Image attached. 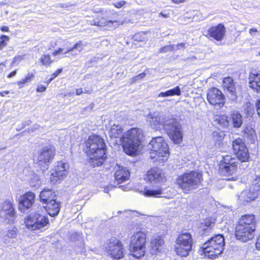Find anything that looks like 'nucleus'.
<instances>
[{"label":"nucleus","mask_w":260,"mask_h":260,"mask_svg":"<svg viewBox=\"0 0 260 260\" xmlns=\"http://www.w3.org/2000/svg\"><path fill=\"white\" fill-rule=\"evenodd\" d=\"M147 120L154 129L163 127L175 143L179 144L182 142L181 126L173 115L155 112L148 114Z\"/></svg>","instance_id":"1"},{"label":"nucleus","mask_w":260,"mask_h":260,"mask_svg":"<svg viewBox=\"0 0 260 260\" xmlns=\"http://www.w3.org/2000/svg\"><path fill=\"white\" fill-rule=\"evenodd\" d=\"M86 152L89 155V163L93 167L102 165L106 158V144L103 138L91 135L85 142Z\"/></svg>","instance_id":"2"},{"label":"nucleus","mask_w":260,"mask_h":260,"mask_svg":"<svg viewBox=\"0 0 260 260\" xmlns=\"http://www.w3.org/2000/svg\"><path fill=\"white\" fill-rule=\"evenodd\" d=\"M255 230L253 215H245L240 218L237 224L235 235L237 239L245 242L252 239Z\"/></svg>","instance_id":"3"},{"label":"nucleus","mask_w":260,"mask_h":260,"mask_svg":"<svg viewBox=\"0 0 260 260\" xmlns=\"http://www.w3.org/2000/svg\"><path fill=\"white\" fill-rule=\"evenodd\" d=\"M148 147L150 150V158L153 161L163 162L168 159L169 156L168 145L162 137L153 138Z\"/></svg>","instance_id":"4"},{"label":"nucleus","mask_w":260,"mask_h":260,"mask_svg":"<svg viewBox=\"0 0 260 260\" xmlns=\"http://www.w3.org/2000/svg\"><path fill=\"white\" fill-rule=\"evenodd\" d=\"M143 137L142 131L138 128H133L128 131L120 138L123 150L128 155H133L138 150Z\"/></svg>","instance_id":"5"},{"label":"nucleus","mask_w":260,"mask_h":260,"mask_svg":"<svg viewBox=\"0 0 260 260\" xmlns=\"http://www.w3.org/2000/svg\"><path fill=\"white\" fill-rule=\"evenodd\" d=\"M202 180V175L199 172L190 171L180 176L177 182L183 192L187 193L197 189Z\"/></svg>","instance_id":"6"},{"label":"nucleus","mask_w":260,"mask_h":260,"mask_svg":"<svg viewBox=\"0 0 260 260\" xmlns=\"http://www.w3.org/2000/svg\"><path fill=\"white\" fill-rule=\"evenodd\" d=\"M224 245V239L222 235H216L204 243L201 248L206 256L214 259L220 255Z\"/></svg>","instance_id":"7"},{"label":"nucleus","mask_w":260,"mask_h":260,"mask_svg":"<svg viewBox=\"0 0 260 260\" xmlns=\"http://www.w3.org/2000/svg\"><path fill=\"white\" fill-rule=\"evenodd\" d=\"M193 243L192 235L188 232L182 233L176 239L175 251L181 257H186L191 251Z\"/></svg>","instance_id":"8"},{"label":"nucleus","mask_w":260,"mask_h":260,"mask_svg":"<svg viewBox=\"0 0 260 260\" xmlns=\"http://www.w3.org/2000/svg\"><path fill=\"white\" fill-rule=\"evenodd\" d=\"M146 234L142 232L135 233L131 237L129 251L137 258L144 255L146 244Z\"/></svg>","instance_id":"9"},{"label":"nucleus","mask_w":260,"mask_h":260,"mask_svg":"<svg viewBox=\"0 0 260 260\" xmlns=\"http://www.w3.org/2000/svg\"><path fill=\"white\" fill-rule=\"evenodd\" d=\"M24 222L26 228L31 231L40 230L49 224L47 217L37 212L26 215Z\"/></svg>","instance_id":"10"},{"label":"nucleus","mask_w":260,"mask_h":260,"mask_svg":"<svg viewBox=\"0 0 260 260\" xmlns=\"http://www.w3.org/2000/svg\"><path fill=\"white\" fill-rule=\"evenodd\" d=\"M237 159L231 155L222 156V159L219 164V173L223 176L232 175L236 171Z\"/></svg>","instance_id":"11"},{"label":"nucleus","mask_w":260,"mask_h":260,"mask_svg":"<svg viewBox=\"0 0 260 260\" xmlns=\"http://www.w3.org/2000/svg\"><path fill=\"white\" fill-rule=\"evenodd\" d=\"M207 99L208 102L217 109L223 107L225 104L224 94L216 87H213L208 90Z\"/></svg>","instance_id":"12"},{"label":"nucleus","mask_w":260,"mask_h":260,"mask_svg":"<svg viewBox=\"0 0 260 260\" xmlns=\"http://www.w3.org/2000/svg\"><path fill=\"white\" fill-rule=\"evenodd\" d=\"M233 148L237 158L241 162H246L249 158V153L241 138L233 141Z\"/></svg>","instance_id":"13"},{"label":"nucleus","mask_w":260,"mask_h":260,"mask_svg":"<svg viewBox=\"0 0 260 260\" xmlns=\"http://www.w3.org/2000/svg\"><path fill=\"white\" fill-rule=\"evenodd\" d=\"M106 249L108 254L113 258L119 259L123 257L122 245L115 238H112L109 240Z\"/></svg>","instance_id":"14"},{"label":"nucleus","mask_w":260,"mask_h":260,"mask_svg":"<svg viewBox=\"0 0 260 260\" xmlns=\"http://www.w3.org/2000/svg\"><path fill=\"white\" fill-rule=\"evenodd\" d=\"M260 192V179L255 184H252L249 191H243L239 196V200L241 202H248L254 200Z\"/></svg>","instance_id":"15"},{"label":"nucleus","mask_w":260,"mask_h":260,"mask_svg":"<svg viewBox=\"0 0 260 260\" xmlns=\"http://www.w3.org/2000/svg\"><path fill=\"white\" fill-rule=\"evenodd\" d=\"M36 195L30 191H28L18 199L19 210L22 213L27 212L35 203Z\"/></svg>","instance_id":"16"},{"label":"nucleus","mask_w":260,"mask_h":260,"mask_svg":"<svg viewBox=\"0 0 260 260\" xmlns=\"http://www.w3.org/2000/svg\"><path fill=\"white\" fill-rule=\"evenodd\" d=\"M1 217L8 220V222H13L16 217L13 201L6 200L3 204L0 211Z\"/></svg>","instance_id":"17"},{"label":"nucleus","mask_w":260,"mask_h":260,"mask_svg":"<svg viewBox=\"0 0 260 260\" xmlns=\"http://www.w3.org/2000/svg\"><path fill=\"white\" fill-rule=\"evenodd\" d=\"M55 149L51 146H46L40 150L37 156L39 165H47L53 158Z\"/></svg>","instance_id":"18"},{"label":"nucleus","mask_w":260,"mask_h":260,"mask_svg":"<svg viewBox=\"0 0 260 260\" xmlns=\"http://www.w3.org/2000/svg\"><path fill=\"white\" fill-rule=\"evenodd\" d=\"M69 169V165L62 161L57 163L51 172V181L52 182H57L62 180L67 174V170Z\"/></svg>","instance_id":"19"},{"label":"nucleus","mask_w":260,"mask_h":260,"mask_svg":"<svg viewBox=\"0 0 260 260\" xmlns=\"http://www.w3.org/2000/svg\"><path fill=\"white\" fill-rule=\"evenodd\" d=\"M147 179L151 184H160L166 180L163 171L158 168H153L149 170Z\"/></svg>","instance_id":"20"},{"label":"nucleus","mask_w":260,"mask_h":260,"mask_svg":"<svg viewBox=\"0 0 260 260\" xmlns=\"http://www.w3.org/2000/svg\"><path fill=\"white\" fill-rule=\"evenodd\" d=\"M222 87L228 92L230 100L235 102L237 100L236 83L232 78L228 77L223 78L222 81Z\"/></svg>","instance_id":"21"},{"label":"nucleus","mask_w":260,"mask_h":260,"mask_svg":"<svg viewBox=\"0 0 260 260\" xmlns=\"http://www.w3.org/2000/svg\"><path fill=\"white\" fill-rule=\"evenodd\" d=\"M165 189L158 186L152 187L145 188L143 194L147 197L166 198H170L167 193L165 192Z\"/></svg>","instance_id":"22"},{"label":"nucleus","mask_w":260,"mask_h":260,"mask_svg":"<svg viewBox=\"0 0 260 260\" xmlns=\"http://www.w3.org/2000/svg\"><path fill=\"white\" fill-rule=\"evenodd\" d=\"M225 34V28L221 24L212 27L208 30V35L218 41H220L223 39Z\"/></svg>","instance_id":"23"},{"label":"nucleus","mask_w":260,"mask_h":260,"mask_svg":"<svg viewBox=\"0 0 260 260\" xmlns=\"http://www.w3.org/2000/svg\"><path fill=\"white\" fill-rule=\"evenodd\" d=\"M44 208L51 216L57 215L60 209V203L55 199L45 204Z\"/></svg>","instance_id":"24"},{"label":"nucleus","mask_w":260,"mask_h":260,"mask_svg":"<svg viewBox=\"0 0 260 260\" xmlns=\"http://www.w3.org/2000/svg\"><path fill=\"white\" fill-rule=\"evenodd\" d=\"M115 173V178L118 183H121L128 179L129 172L126 168L117 166Z\"/></svg>","instance_id":"25"},{"label":"nucleus","mask_w":260,"mask_h":260,"mask_svg":"<svg viewBox=\"0 0 260 260\" xmlns=\"http://www.w3.org/2000/svg\"><path fill=\"white\" fill-rule=\"evenodd\" d=\"M248 80L249 87L257 92H260V74L251 73Z\"/></svg>","instance_id":"26"},{"label":"nucleus","mask_w":260,"mask_h":260,"mask_svg":"<svg viewBox=\"0 0 260 260\" xmlns=\"http://www.w3.org/2000/svg\"><path fill=\"white\" fill-rule=\"evenodd\" d=\"M55 193L52 189L45 188L40 192V201L43 203V204H45L51 201L55 200Z\"/></svg>","instance_id":"27"},{"label":"nucleus","mask_w":260,"mask_h":260,"mask_svg":"<svg viewBox=\"0 0 260 260\" xmlns=\"http://www.w3.org/2000/svg\"><path fill=\"white\" fill-rule=\"evenodd\" d=\"M123 129L121 126L118 124H113L109 132V136L111 138L119 139V142L120 143V138H122Z\"/></svg>","instance_id":"28"},{"label":"nucleus","mask_w":260,"mask_h":260,"mask_svg":"<svg viewBox=\"0 0 260 260\" xmlns=\"http://www.w3.org/2000/svg\"><path fill=\"white\" fill-rule=\"evenodd\" d=\"M164 244V241L160 237L153 238L150 243L151 253L152 254H155L157 252H159V249Z\"/></svg>","instance_id":"29"},{"label":"nucleus","mask_w":260,"mask_h":260,"mask_svg":"<svg viewBox=\"0 0 260 260\" xmlns=\"http://www.w3.org/2000/svg\"><path fill=\"white\" fill-rule=\"evenodd\" d=\"M98 26L101 27L108 26L112 28H115L122 23L117 20H107L105 18H102L97 22Z\"/></svg>","instance_id":"30"},{"label":"nucleus","mask_w":260,"mask_h":260,"mask_svg":"<svg viewBox=\"0 0 260 260\" xmlns=\"http://www.w3.org/2000/svg\"><path fill=\"white\" fill-rule=\"evenodd\" d=\"M181 94V88L179 86H177L174 88L170 89L165 92H160L157 96L158 98H164L170 96H179Z\"/></svg>","instance_id":"31"},{"label":"nucleus","mask_w":260,"mask_h":260,"mask_svg":"<svg viewBox=\"0 0 260 260\" xmlns=\"http://www.w3.org/2000/svg\"><path fill=\"white\" fill-rule=\"evenodd\" d=\"M231 118L234 127L239 128L242 126L243 122V118L240 113L236 111L234 112L231 114Z\"/></svg>","instance_id":"32"},{"label":"nucleus","mask_w":260,"mask_h":260,"mask_svg":"<svg viewBox=\"0 0 260 260\" xmlns=\"http://www.w3.org/2000/svg\"><path fill=\"white\" fill-rule=\"evenodd\" d=\"M63 50V49L62 48H59L58 50H55L52 53V55L55 56L58 54L62 53ZM79 52L76 50V49L74 48V47L69 48L63 53L64 54H68V55L66 56L68 57L76 56L79 54Z\"/></svg>","instance_id":"33"},{"label":"nucleus","mask_w":260,"mask_h":260,"mask_svg":"<svg viewBox=\"0 0 260 260\" xmlns=\"http://www.w3.org/2000/svg\"><path fill=\"white\" fill-rule=\"evenodd\" d=\"M224 134L222 131H215L212 134L213 140L216 144L220 145L224 137Z\"/></svg>","instance_id":"34"},{"label":"nucleus","mask_w":260,"mask_h":260,"mask_svg":"<svg viewBox=\"0 0 260 260\" xmlns=\"http://www.w3.org/2000/svg\"><path fill=\"white\" fill-rule=\"evenodd\" d=\"M244 135L251 143H253L256 138L255 132L253 128L247 127L244 131Z\"/></svg>","instance_id":"35"},{"label":"nucleus","mask_w":260,"mask_h":260,"mask_svg":"<svg viewBox=\"0 0 260 260\" xmlns=\"http://www.w3.org/2000/svg\"><path fill=\"white\" fill-rule=\"evenodd\" d=\"M29 184L31 188H38L42 184V182L39 176L34 174L30 178Z\"/></svg>","instance_id":"36"},{"label":"nucleus","mask_w":260,"mask_h":260,"mask_svg":"<svg viewBox=\"0 0 260 260\" xmlns=\"http://www.w3.org/2000/svg\"><path fill=\"white\" fill-rule=\"evenodd\" d=\"M34 76L35 75L33 73H28L25 78L22 79L21 80L17 81V85L19 86L20 88L22 87L24 85L27 83L30 82L34 78Z\"/></svg>","instance_id":"37"},{"label":"nucleus","mask_w":260,"mask_h":260,"mask_svg":"<svg viewBox=\"0 0 260 260\" xmlns=\"http://www.w3.org/2000/svg\"><path fill=\"white\" fill-rule=\"evenodd\" d=\"M40 61L43 65L49 66L53 62L51 59L50 56L48 54H44L40 58Z\"/></svg>","instance_id":"38"},{"label":"nucleus","mask_w":260,"mask_h":260,"mask_svg":"<svg viewBox=\"0 0 260 260\" xmlns=\"http://www.w3.org/2000/svg\"><path fill=\"white\" fill-rule=\"evenodd\" d=\"M217 120L219 124L223 127H226L229 125L228 117L225 115L219 116Z\"/></svg>","instance_id":"39"},{"label":"nucleus","mask_w":260,"mask_h":260,"mask_svg":"<svg viewBox=\"0 0 260 260\" xmlns=\"http://www.w3.org/2000/svg\"><path fill=\"white\" fill-rule=\"evenodd\" d=\"M175 49V45H167L166 46L161 47L159 50V52L161 53H167L168 52L174 51Z\"/></svg>","instance_id":"40"},{"label":"nucleus","mask_w":260,"mask_h":260,"mask_svg":"<svg viewBox=\"0 0 260 260\" xmlns=\"http://www.w3.org/2000/svg\"><path fill=\"white\" fill-rule=\"evenodd\" d=\"M214 225V223L212 222L210 219L206 220L204 223H202L201 228L203 231H206L208 229L211 230Z\"/></svg>","instance_id":"41"},{"label":"nucleus","mask_w":260,"mask_h":260,"mask_svg":"<svg viewBox=\"0 0 260 260\" xmlns=\"http://www.w3.org/2000/svg\"><path fill=\"white\" fill-rule=\"evenodd\" d=\"M87 43H83V42L80 41L76 43L74 46V48L76 49V50L78 51V52H81L84 49V47L87 45Z\"/></svg>","instance_id":"42"},{"label":"nucleus","mask_w":260,"mask_h":260,"mask_svg":"<svg viewBox=\"0 0 260 260\" xmlns=\"http://www.w3.org/2000/svg\"><path fill=\"white\" fill-rule=\"evenodd\" d=\"M17 236V230L16 228L8 231L6 236L10 238H14Z\"/></svg>","instance_id":"43"},{"label":"nucleus","mask_w":260,"mask_h":260,"mask_svg":"<svg viewBox=\"0 0 260 260\" xmlns=\"http://www.w3.org/2000/svg\"><path fill=\"white\" fill-rule=\"evenodd\" d=\"M9 40V38L5 35H3L0 38V49H1L3 47L6 45V41H8Z\"/></svg>","instance_id":"44"},{"label":"nucleus","mask_w":260,"mask_h":260,"mask_svg":"<svg viewBox=\"0 0 260 260\" xmlns=\"http://www.w3.org/2000/svg\"><path fill=\"white\" fill-rule=\"evenodd\" d=\"M146 76V74L145 73H141L136 76L132 78V82H135L140 79H142L144 78Z\"/></svg>","instance_id":"45"},{"label":"nucleus","mask_w":260,"mask_h":260,"mask_svg":"<svg viewBox=\"0 0 260 260\" xmlns=\"http://www.w3.org/2000/svg\"><path fill=\"white\" fill-rule=\"evenodd\" d=\"M62 69H59L53 73L51 75V78L49 79L48 82H51L55 77L62 72Z\"/></svg>","instance_id":"46"},{"label":"nucleus","mask_w":260,"mask_h":260,"mask_svg":"<svg viewBox=\"0 0 260 260\" xmlns=\"http://www.w3.org/2000/svg\"><path fill=\"white\" fill-rule=\"evenodd\" d=\"M22 57L21 56H18L17 57H15L13 58V60L11 63V67H13L14 66V64L17 63V64L22 60Z\"/></svg>","instance_id":"47"},{"label":"nucleus","mask_w":260,"mask_h":260,"mask_svg":"<svg viewBox=\"0 0 260 260\" xmlns=\"http://www.w3.org/2000/svg\"><path fill=\"white\" fill-rule=\"evenodd\" d=\"M46 87L43 85H39L38 86L36 91L38 92H42L46 90Z\"/></svg>","instance_id":"48"},{"label":"nucleus","mask_w":260,"mask_h":260,"mask_svg":"<svg viewBox=\"0 0 260 260\" xmlns=\"http://www.w3.org/2000/svg\"><path fill=\"white\" fill-rule=\"evenodd\" d=\"M257 32L258 30L256 28H253L249 29V34L252 37H255L257 35Z\"/></svg>","instance_id":"49"},{"label":"nucleus","mask_w":260,"mask_h":260,"mask_svg":"<svg viewBox=\"0 0 260 260\" xmlns=\"http://www.w3.org/2000/svg\"><path fill=\"white\" fill-rule=\"evenodd\" d=\"M257 114L260 119V100L256 102L255 104Z\"/></svg>","instance_id":"50"},{"label":"nucleus","mask_w":260,"mask_h":260,"mask_svg":"<svg viewBox=\"0 0 260 260\" xmlns=\"http://www.w3.org/2000/svg\"><path fill=\"white\" fill-rule=\"evenodd\" d=\"M125 4V2L124 1H120L118 2H116L114 4V5L115 7L120 8L122 7L124 4Z\"/></svg>","instance_id":"51"},{"label":"nucleus","mask_w":260,"mask_h":260,"mask_svg":"<svg viewBox=\"0 0 260 260\" xmlns=\"http://www.w3.org/2000/svg\"><path fill=\"white\" fill-rule=\"evenodd\" d=\"M141 34H137L134 36V39L136 41H143L144 39V38H142L140 37Z\"/></svg>","instance_id":"52"},{"label":"nucleus","mask_w":260,"mask_h":260,"mask_svg":"<svg viewBox=\"0 0 260 260\" xmlns=\"http://www.w3.org/2000/svg\"><path fill=\"white\" fill-rule=\"evenodd\" d=\"M185 44L184 43H181L178 44V45H175V49L174 50H177L180 49L181 48L184 49Z\"/></svg>","instance_id":"53"},{"label":"nucleus","mask_w":260,"mask_h":260,"mask_svg":"<svg viewBox=\"0 0 260 260\" xmlns=\"http://www.w3.org/2000/svg\"><path fill=\"white\" fill-rule=\"evenodd\" d=\"M17 74V71L16 70H15L13 72H12L11 73H10L8 76H7V77L8 78H12L13 77H14Z\"/></svg>","instance_id":"54"},{"label":"nucleus","mask_w":260,"mask_h":260,"mask_svg":"<svg viewBox=\"0 0 260 260\" xmlns=\"http://www.w3.org/2000/svg\"><path fill=\"white\" fill-rule=\"evenodd\" d=\"M257 249L260 250V236L257 239V241L255 244Z\"/></svg>","instance_id":"55"},{"label":"nucleus","mask_w":260,"mask_h":260,"mask_svg":"<svg viewBox=\"0 0 260 260\" xmlns=\"http://www.w3.org/2000/svg\"><path fill=\"white\" fill-rule=\"evenodd\" d=\"M1 30L2 31H6V32H8L9 31V28L8 26H3L2 27H1Z\"/></svg>","instance_id":"56"},{"label":"nucleus","mask_w":260,"mask_h":260,"mask_svg":"<svg viewBox=\"0 0 260 260\" xmlns=\"http://www.w3.org/2000/svg\"><path fill=\"white\" fill-rule=\"evenodd\" d=\"M6 66V62H2L0 63V72H2L4 70V67Z\"/></svg>","instance_id":"57"},{"label":"nucleus","mask_w":260,"mask_h":260,"mask_svg":"<svg viewBox=\"0 0 260 260\" xmlns=\"http://www.w3.org/2000/svg\"><path fill=\"white\" fill-rule=\"evenodd\" d=\"M83 92L82 88H79L76 89V93L77 95H80Z\"/></svg>","instance_id":"58"},{"label":"nucleus","mask_w":260,"mask_h":260,"mask_svg":"<svg viewBox=\"0 0 260 260\" xmlns=\"http://www.w3.org/2000/svg\"><path fill=\"white\" fill-rule=\"evenodd\" d=\"M9 91H3V92H0V96H5L6 94H8L9 93Z\"/></svg>","instance_id":"59"},{"label":"nucleus","mask_w":260,"mask_h":260,"mask_svg":"<svg viewBox=\"0 0 260 260\" xmlns=\"http://www.w3.org/2000/svg\"><path fill=\"white\" fill-rule=\"evenodd\" d=\"M172 1L175 4H180L185 2V0H172Z\"/></svg>","instance_id":"60"},{"label":"nucleus","mask_w":260,"mask_h":260,"mask_svg":"<svg viewBox=\"0 0 260 260\" xmlns=\"http://www.w3.org/2000/svg\"><path fill=\"white\" fill-rule=\"evenodd\" d=\"M110 188V189H111L112 188V187L111 186H108L107 187L105 188L104 191L106 193H108L109 191Z\"/></svg>","instance_id":"61"},{"label":"nucleus","mask_w":260,"mask_h":260,"mask_svg":"<svg viewBox=\"0 0 260 260\" xmlns=\"http://www.w3.org/2000/svg\"><path fill=\"white\" fill-rule=\"evenodd\" d=\"M97 22H98V20H93L91 21V25H97L98 26Z\"/></svg>","instance_id":"62"},{"label":"nucleus","mask_w":260,"mask_h":260,"mask_svg":"<svg viewBox=\"0 0 260 260\" xmlns=\"http://www.w3.org/2000/svg\"><path fill=\"white\" fill-rule=\"evenodd\" d=\"M160 15H161L163 17H165V18H168L169 17V15L168 14H163L162 13H160L159 14Z\"/></svg>","instance_id":"63"},{"label":"nucleus","mask_w":260,"mask_h":260,"mask_svg":"<svg viewBox=\"0 0 260 260\" xmlns=\"http://www.w3.org/2000/svg\"><path fill=\"white\" fill-rule=\"evenodd\" d=\"M93 106H94V105L93 104H91L90 105V107L91 109H92L93 108Z\"/></svg>","instance_id":"64"}]
</instances>
